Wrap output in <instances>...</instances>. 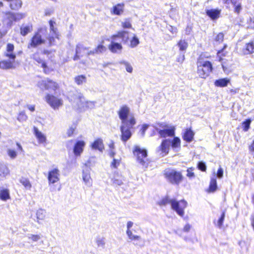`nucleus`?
<instances>
[{
  "instance_id": "47",
  "label": "nucleus",
  "mask_w": 254,
  "mask_h": 254,
  "mask_svg": "<svg viewBox=\"0 0 254 254\" xmlns=\"http://www.w3.org/2000/svg\"><path fill=\"white\" fill-rule=\"evenodd\" d=\"M10 198L8 191H0V199L3 201Z\"/></svg>"
},
{
  "instance_id": "36",
  "label": "nucleus",
  "mask_w": 254,
  "mask_h": 254,
  "mask_svg": "<svg viewBox=\"0 0 254 254\" xmlns=\"http://www.w3.org/2000/svg\"><path fill=\"white\" fill-rule=\"evenodd\" d=\"M193 136V132L190 129H187L184 134L183 138L187 142H190L192 140Z\"/></svg>"
},
{
  "instance_id": "2",
  "label": "nucleus",
  "mask_w": 254,
  "mask_h": 254,
  "mask_svg": "<svg viewBox=\"0 0 254 254\" xmlns=\"http://www.w3.org/2000/svg\"><path fill=\"white\" fill-rule=\"evenodd\" d=\"M132 152L137 163L143 170H145L150 163L147 158V150L139 146L135 145L133 147Z\"/></svg>"
},
{
  "instance_id": "64",
  "label": "nucleus",
  "mask_w": 254,
  "mask_h": 254,
  "mask_svg": "<svg viewBox=\"0 0 254 254\" xmlns=\"http://www.w3.org/2000/svg\"><path fill=\"white\" fill-rule=\"evenodd\" d=\"M26 107L31 112H33L35 110V106L33 105H27Z\"/></svg>"
},
{
  "instance_id": "59",
  "label": "nucleus",
  "mask_w": 254,
  "mask_h": 254,
  "mask_svg": "<svg viewBox=\"0 0 254 254\" xmlns=\"http://www.w3.org/2000/svg\"><path fill=\"white\" fill-rule=\"evenodd\" d=\"M54 12V9L52 8H47L45 9L44 13L46 16H50Z\"/></svg>"
},
{
  "instance_id": "13",
  "label": "nucleus",
  "mask_w": 254,
  "mask_h": 254,
  "mask_svg": "<svg viewBox=\"0 0 254 254\" xmlns=\"http://www.w3.org/2000/svg\"><path fill=\"white\" fill-rule=\"evenodd\" d=\"M18 64L16 59L5 58L0 61V68L2 69H11L15 68Z\"/></svg>"
},
{
  "instance_id": "45",
  "label": "nucleus",
  "mask_w": 254,
  "mask_h": 254,
  "mask_svg": "<svg viewBox=\"0 0 254 254\" xmlns=\"http://www.w3.org/2000/svg\"><path fill=\"white\" fill-rule=\"evenodd\" d=\"M178 46L181 51H185L188 47V43L185 40H180Z\"/></svg>"
},
{
  "instance_id": "52",
  "label": "nucleus",
  "mask_w": 254,
  "mask_h": 254,
  "mask_svg": "<svg viewBox=\"0 0 254 254\" xmlns=\"http://www.w3.org/2000/svg\"><path fill=\"white\" fill-rule=\"evenodd\" d=\"M27 119V116L25 114V113L23 112H22L19 114L17 117V120L21 122H25Z\"/></svg>"
},
{
  "instance_id": "41",
  "label": "nucleus",
  "mask_w": 254,
  "mask_h": 254,
  "mask_svg": "<svg viewBox=\"0 0 254 254\" xmlns=\"http://www.w3.org/2000/svg\"><path fill=\"white\" fill-rule=\"evenodd\" d=\"M76 128V125L74 124L71 125L66 130V135L67 137H71L74 134V132Z\"/></svg>"
},
{
  "instance_id": "20",
  "label": "nucleus",
  "mask_w": 254,
  "mask_h": 254,
  "mask_svg": "<svg viewBox=\"0 0 254 254\" xmlns=\"http://www.w3.org/2000/svg\"><path fill=\"white\" fill-rule=\"evenodd\" d=\"M118 114L122 122H125L126 119L131 115L129 107L126 105L123 106L118 111Z\"/></svg>"
},
{
  "instance_id": "17",
  "label": "nucleus",
  "mask_w": 254,
  "mask_h": 254,
  "mask_svg": "<svg viewBox=\"0 0 254 254\" xmlns=\"http://www.w3.org/2000/svg\"><path fill=\"white\" fill-rule=\"evenodd\" d=\"M3 57L4 58L16 59V56L14 52V46L13 44L8 43L6 45Z\"/></svg>"
},
{
  "instance_id": "56",
  "label": "nucleus",
  "mask_w": 254,
  "mask_h": 254,
  "mask_svg": "<svg viewBox=\"0 0 254 254\" xmlns=\"http://www.w3.org/2000/svg\"><path fill=\"white\" fill-rule=\"evenodd\" d=\"M123 64L125 65L127 72L129 73H131L132 72V67L129 63L127 62H124Z\"/></svg>"
},
{
  "instance_id": "9",
  "label": "nucleus",
  "mask_w": 254,
  "mask_h": 254,
  "mask_svg": "<svg viewBox=\"0 0 254 254\" xmlns=\"http://www.w3.org/2000/svg\"><path fill=\"white\" fill-rule=\"evenodd\" d=\"M165 175L167 179L172 184H178L183 179L182 174L174 170L166 171Z\"/></svg>"
},
{
  "instance_id": "55",
  "label": "nucleus",
  "mask_w": 254,
  "mask_h": 254,
  "mask_svg": "<svg viewBox=\"0 0 254 254\" xmlns=\"http://www.w3.org/2000/svg\"><path fill=\"white\" fill-rule=\"evenodd\" d=\"M193 169L192 168H189L187 171V176L188 178H189L190 179L193 178L195 177V175H194V173H193Z\"/></svg>"
},
{
  "instance_id": "23",
  "label": "nucleus",
  "mask_w": 254,
  "mask_h": 254,
  "mask_svg": "<svg viewBox=\"0 0 254 254\" xmlns=\"http://www.w3.org/2000/svg\"><path fill=\"white\" fill-rule=\"evenodd\" d=\"M90 147L92 149L98 150L101 152H102L104 150V145L103 140L101 138L96 139L90 144Z\"/></svg>"
},
{
  "instance_id": "15",
  "label": "nucleus",
  "mask_w": 254,
  "mask_h": 254,
  "mask_svg": "<svg viewBox=\"0 0 254 254\" xmlns=\"http://www.w3.org/2000/svg\"><path fill=\"white\" fill-rule=\"evenodd\" d=\"M39 86L41 88H45L49 90L55 91L59 88L58 83L49 79H45L39 82Z\"/></svg>"
},
{
  "instance_id": "14",
  "label": "nucleus",
  "mask_w": 254,
  "mask_h": 254,
  "mask_svg": "<svg viewBox=\"0 0 254 254\" xmlns=\"http://www.w3.org/2000/svg\"><path fill=\"white\" fill-rule=\"evenodd\" d=\"M60 172L58 168H54L49 170L48 180L50 184H54L60 180Z\"/></svg>"
},
{
  "instance_id": "10",
  "label": "nucleus",
  "mask_w": 254,
  "mask_h": 254,
  "mask_svg": "<svg viewBox=\"0 0 254 254\" xmlns=\"http://www.w3.org/2000/svg\"><path fill=\"white\" fill-rule=\"evenodd\" d=\"M120 37L117 34L113 35L111 38L110 44L108 46L109 50L113 53H120L123 49V46L121 43L118 42V39Z\"/></svg>"
},
{
  "instance_id": "48",
  "label": "nucleus",
  "mask_w": 254,
  "mask_h": 254,
  "mask_svg": "<svg viewBox=\"0 0 254 254\" xmlns=\"http://www.w3.org/2000/svg\"><path fill=\"white\" fill-rule=\"evenodd\" d=\"M121 158L115 159L114 158L113 161L111 163V167L114 168H117L121 164Z\"/></svg>"
},
{
  "instance_id": "22",
  "label": "nucleus",
  "mask_w": 254,
  "mask_h": 254,
  "mask_svg": "<svg viewBox=\"0 0 254 254\" xmlns=\"http://www.w3.org/2000/svg\"><path fill=\"white\" fill-rule=\"evenodd\" d=\"M34 134L39 143L42 144L47 143L46 135L36 127L34 128Z\"/></svg>"
},
{
  "instance_id": "43",
  "label": "nucleus",
  "mask_w": 254,
  "mask_h": 254,
  "mask_svg": "<svg viewBox=\"0 0 254 254\" xmlns=\"http://www.w3.org/2000/svg\"><path fill=\"white\" fill-rule=\"evenodd\" d=\"M246 52L245 54H250L254 53V41L250 42L247 45Z\"/></svg>"
},
{
  "instance_id": "25",
  "label": "nucleus",
  "mask_w": 254,
  "mask_h": 254,
  "mask_svg": "<svg viewBox=\"0 0 254 254\" xmlns=\"http://www.w3.org/2000/svg\"><path fill=\"white\" fill-rule=\"evenodd\" d=\"M124 8L125 4L124 3H118L112 7L111 12L113 14L120 15L123 13Z\"/></svg>"
},
{
  "instance_id": "34",
  "label": "nucleus",
  "mask_w": 254,
  "mask_h": 254,
  "mask_svg": "<svg viewBox=\"0 0 254 254\" xmlns=\"http://www.w3.org/2000/svg\"><path fill=\"white\" fill-rule=\"evenodd\" d=\"M32 31V25L31 24H28L22 25L20 28V33L22 36H25Z\"/></svg>"
},
{
  "instance_id": "51",
  "label": "nucleus",
  "mask_w": 254,
  "mask_h": 254,
  "mask_svg": "<svg viewBox=\"0 0 254 254\" xmlns=\"http://www.w3.org/2000/svg\"><path fill=\"white\" fill-rule=\"evenodd\" d=\"M7 153L11 159H15L17 155L16 151L12 149H8L7 150Z\"/></svg>"
},
{
  "instance_id": "12",
  "label": "nucleus",
  "mask_w": 254,
  "mask_h": 254,
  "mask_svg": "<svg viewBox=\"0 0 254 254\" xmlns=\"http://www.w3.org/2000/svg\"><path fill=\"white\" fill-rule=\"evenodd\" d=\"M170 145L171 141L169 139H164L157 148V153L162 157L166 156L169 152Z\"/></svg>"
},
{
  "instance_id": "40",
  "label": "nucleus",
  "mask_w": 254,
  "mask_h": 254,
  "mask_svg": "<svg viewBox=\"0 0 254 254\" xmlns=\"http://www.w3.org/2000/svg\"><path fill=\"white\" fill-rule=\"evenodd\" d=\"M20 182L26 189H30L31 185L27 179L22 178L20 180Z\"/></svg>"
},
{
  "instance_id": "5",
  "label": "nucleus",
  "mask_w": 254,
  "mask_h": 254,
  "mask_svg": "<svg viewBox=\"0 0 254 254\" xmlns=\"http://www.w3.org/2000/svg\"><path fill=\"white\" fill-rule=\"evenodd\" d=\"M44 54H40L36 53L33 55V59L37 62L39 64H41V67L43 68L44 72L49 73L53 71L55 68V63L53 60L44 62L43 60Z\"/></svg>"
},
{
  "instance_id": "30",
  "label": "nucleus",
  "mask_w": 254,
  "mask_h": 254,
  "mask_svg": "<svg viewBox=\"0 0 254 254\" xmlns=\"http://www.w3.org/2000/svg\"><path fill=\"white\" fill-rule=\"evenodd\" d=\"M171 147L173 150L177 152L181 148V140L178 137H176L171 141Z\"/></svg>"
},
{
  "instance_id": "6",
  "label": "nucleus",
  "mask_w": 254,
  "mask_h": 254,
  "mask_svg": "<svg viewBox=\"0 0 254 254\" xmlns=\"http://www.w3.org/2000/svg\"><path fill=\"white\" fill-rule=\"evenodd\" d=\"M197 73L201 78H206L212 71V64L211 63L208 61L199 60L197 62Z\"/></svg>"
},
{
  "instance_id": "53",
  "label": "nucleus",
  "mask_w": 254,
  "mask_h": 254,
  "mask_svg": "<svg viewBox=\"0 0 254 254\" xmlns=\"http://www.w3.org/2000/svg\"><path fill=\"white\" fill-rule=\"evenodd\" d=\"M215 41L218 43H222L224 39V34L222 33H218L215 37Z\"/></svg>"
},
{
  "instance_id": "18",
  "label": "nucleus",
  "mask_w": 254,
  "mask_h": 254,
  "mask_svg": "<svg viewBox=\"0 0 254 254\" xmlns=\"http://www.w3.org/2000/svg\"><path fill=\"white\" fill-rule=\"evenodd\" d=\"M133 223L131 221H128L127 224V230L126 231L127 235L131 241L139 242L141 238V237L138 235H136L133 234L131 230V228L133 226Z\"/></svg>"
},
{
  "instance_id": "4",
  "label": "nucleus",
  "mask_w": 254,
  "mask_h": 254,
  "mask_svg": "<svg viewBox=\"0 0 254 254\" xmlns=\"http://www.w3.org/2000/svg\"><path fill=\"white\" fill-rule=\"evenodd\" d=\"M73 105L80 111H85L94 108L95 102L86 100L82 95H77L74 98Z\"/></svg>"
},
{
  "instance_id": "29",
  "label": "nucleus",
  "mask_w": 254,
  "mask_h": 254,
  "mask_svg": "<svg viewBox=\"0 0 254 254\" xmlns=\"http://www.w3.org/2000/svg\"><path fill=\"white\" fill-rule=\"evenodd\" d=\"M50 29H51V35L52 37L49 39V41L51 44H53L54 41H52V40L54 39V37H56L57 38H58V34L57 32V29L54 27V24H55V22L52 21V20H50Z\"/></svg>"
},
{
  "instance_id": "49",
  "label": "nucleus",
  "mask_w": 254,
  "mask_h": 254,
  "mask_svg": "<svg viewBox=\"0 0 254 254\" xmlns=\"http://www.w3.org/2000/svg\"><path fill=\"white\" fill-rule=\"evenodd\" d=\"M217 187L216 179H211L209 186V190H215L217 189Z\"/></svg>"
},
{
  "instance_id": "8",
  "label": "nucleus",
  "mask_w": 254,
  "mask_h": 254,
  "mask_svg": "<svg viewBox=\"0 0 254 254\" xmlns=\"http://www.w3.org/2000/svg\"><path fill=\"white\" fill-rule=\"evenodd\" d=\"M159 127L160 128H157V130L161 137H166L174 135L175 127L174 126L163 123Z\"/></svg>"
},
{
  "instance_id": "46",
  "label": "nucleus",
  "mask_w": 254,
  "mask_h": 254,
  "mask_svg": "<svg viewBox=\"0 0 254 254\" xmlns=\"http://www.w3.org/2000/svg\"><path fill=\"white\" fill-rule=\"evenodd\" d=\"M9 15H11L12 17V20L15 21L19 20L20 19H22L25 17V14L24 13H16V14H9Z\"/></svg>"
},
{
  "instance_id": "26",
  "label": "nucleus",
  "mask_w": 254,
  "mask_h": 254,
  "mask_svg": "<svg viewBox=\"0 0 254 254\" xmlns=\"http://www.w3.org/2000/svg\"><path fill=\"white\" fill-rule=\"evenodd\" d=\"M105 40H103L101 43L97 46V47L92 50H90L91 54L94 55L95 54H99L104 52L106 51L107 48L104 45Z\"/></svg>"
},
{
  "instance_id": "50",
  "label": "nucleus",
  "mask_w": 254,
  "mask_h": 254,
  "mask_svg": "<svg viewBox=\"0 0 254 254\" xmlns=\"http://www.w3.org/2000/svg\"><path fill=\"white\" fill-rule=\"evenodd\" d=\"M252 121L250 119H247L242 123L243 130L247 131L250 128Z\"/></svg>"
},
{
  "instance_id": "7",
  "label": "nucleus",
  "mask_w": 254,
  "mask_h": 254,
  "mask_svg": "<svg viewBox=\"0 0 254 254\" xmlns=\"http://www.w3.org/2000/svg\"><path fill=\"white\" fill-rule=\"evenodd\" d=\"M45 100L54 110L58 109L63 106V100L59 96L48 94L45 97Z\"/></svg>"
},
{
  "instance_id": "62",
  "label": "nucleus",
  "mask_w": 254,
  "mask_h": 254,
  "mask_svg": "<svg viewBox=\"0 0 254 254\" xmlns=\"http://www.w3.org/2000/svg\"><path fill=\"white\" fill-rule=\"evenodd\" d=\"M7 33V30L4 27H2L0 29V37L2 38L3 36H5Z\"/></svg>"
},
{
  "instance_id": "37",
  "label": "nucleus",
  "mask_w": 254,
  "mask_h": 254,
  "mask_svg": "<svg viewBox=\"0 0 254 254\" xmlns=\"http://www.w3.org/2000/svg\"><path fill=\"white\" fill-rule=\"evenodd\" d=\"M9 174L7 167L3 165H0V180L3 179Z\"/></svg>"
},
{
  "instance_id": "28",
  "label": "nucleus",
  "mask_w": 254,
  "mask_h": 254,
  "mask_svg": "<svg viewBox=\"0 0 254 254\" xmlns=\"http://www.w3.org/2000/svg\"><path fill=\"white\" fill-rule=\"evenodd\" d=\"M113 184L115 186H120L123 184L124 178L122 175L119 173H115L112 179Z\"/></svg>"
},
{
  "instance_id": "63",
  "label": "nucleus",
  "mask_w": 254,
  "mask_h": 254,
  "mask_svg": "<svg viewBox=\"0 0 254 254\" xmlns=\"http://www.w3.org/2000/svg\"><path fill=\"white\" fill-rule=\"evenodd\" d=\"M109 155L113 157L114 156V155H115V149H109Z\"/></svg>"
},
{
  "instance_id": "32",
  "label": "nucleus",
  "mask_w": 254,
  "mask_h": 254,
  "mask_svg": "<svg viewBox=\"0 0 254 254\" xmlns=\"http://www.w3.org/2000/svg\"><path fill=\"white\" fill-rule=\"evenodd\" d=\"M46 217V210L39 209L36 212L37 221L38 223H41V221L45 220Z\"/></svg>"
},
{
  "instance_id": "27",
  "label": "nucleus",
  "mask_w": 254,
  "mask_h": 254,
  "mask_svg": "<svg viewBox=\"0 0 254 254\" xmlns=\"http://www.w3.org/2000/svg\"><path fill=\"white\" fill-rule=\"evenodd\" d=\"M122 126H125L127 127L128 128H131L132 127L135 125L136 120L134 116L131 114L129 116L125 122H122Z\"/></svg>"
},
{
  "instance_id": "1",
  "label": "nucleus",
  "mask_w": 254,
  "mask_h": 254,
  "mask_svg": "<svg viewBox=\"0 0 254 254\" xmlns=\"http://www.w3.org/2000/svg\"><path fill=\"white\" fill-rule=\"evenodd\" d=\"M158 204L160 206L170 204L171 208L181 217L184 216V210L188 205L187 202L184 199L178 201L176 198H171L168 195L162 198L158 202Z\"/></svg>"
},
{
  "instance_id": "61",
  "label": "nucleus",
  "mask_w": 254,
  "mask_h": 254,
  "mask_svg": "<svg viewBox=\"0 0 254 254\" xmlns=\"http://www.w3.org/2000/svg\"><path fill=\"white\" fill-rule=\"evenodd\" d=\"M223 176V170L221 167H219L217 172V177L219 179H221Z\"/></svg>"
},
{
  "instance_id": "35",
  "label": "nucleus",
  "mask_w": 254,
  "mask_h": 254,
  "mask_svg": "<svg viewBox=\"0 0 254 254\" xmlns=\"http://www.w3.org/2000/svg\"><path fill=\"white\" fill-rule=\"evenodd\" d=\"M95 244L98 248H104L105 246V238L101 236H97L95 239Z\"/></svg>"
},
{
  "instance_id": "3",
  "label": "nucleus",
  "mask_w": 254,
  "mask_h": 254,
  "mask_svg": "<svg viewBox=\"0 0 254 254\" xmlns=\"http://www.w3.org/2000/svg\"><path fill=\"white\" fill-rule=\"evenodd\" d=\"M120 39L131 48H134L139 44V39L135 33H131L125 30H122L117 33Z\"/></svg>"
},
{
  "instance_id": "44",
  "label": "nucleus",
  "mask_w": 254,
  "mask_h": 254,
  "mask_svg": "<svg viewBox=\"0 0 254 254\" xmlns=\"http://www.w3.org/2000/svg\"><path fill=\"white\" fill-rule=\"evenodd\" d=\"M121 25L124 28H131L132 24L129 19H126L122 21Z\"/></svg>"
},
{
  "instance_id": "38",
  "label": "nucleus",
  "mask_w": 254,
  "mask_h": 254,
  "mask_svg": "<svg viewBox=\"0 0 254 254\" xmlns=\"http://www.w3.org/2000/svg\"><path fill=\"white\" fill-rule=\"evenodd\" d=\"M234 8V11L237 13H239L242 9L241 0L231 1Z\"/></svg>"
},
{
  "instance_id": "58",
  "label": "nucleus",
  "mask_w": 254,
  "mask_h": 254,
  "mask_svg": "<svg viewBox=\"0 0 254 254\" xmlns=\"http://www.w3.org/2000/svg\"><path fill=\"white\" fill-rule=\"evenodd\" d=\"M248 25L249 28L254 29V19L253 18L250 17L248 20Z\"/></svg>"
},
{
  "instance_id": "24",
  "label": "nucleus",
  "mask_w": 254,
  "mask_h": 254,
  "mask_svg": "<svg viewBox=\"0 0 254 254\" xmlns=\"http://www.w3.org/2000/svg\"><path fill=\"white\" fill-rule=\"evenodd\" d=\"M82 180L87 186H90L92 184V179L90 176V171L89 169L83 170L82 172Z\"/></svg>"
},
{
  "instance_id": "31",
  "label": "nucleus",
  "mask_w": 254,
  "mask_h": 254,
  "mask_svg": "<svg viewBox=\"0 0 254 254\" xmlns=\"http://www.w3.org/2000/svg\"><path fill=\"white\" fill-rule=\"evenodd\" d=\"M206 14L211 19L214 20L219 17L220 11L217 9H211L207 10L206 11Z\"/></svg>"
},
{
  "instance_id": "21",
  "label": "nucleus",
  "mask_w": 254,
  "mask_h": 254,
  "mask_svg": "<svg viewBox=\"0 0 254 254\" xmlns=\"http://www.w3.org/2000/svg\"><path fill=\"white\" fill-rule=\"evenodd\" d=\"M121 140L125 142L128 140L131 136V132L130 128L125 126H121Z\"/></svg>"
},
{
  "instance_id": "11",
  "label": "nucleus",
  "mask_w": 254,
  "mask_h": 254,
  "mask_svg": "<svg viewBox=\"0 0 254 254\" xmlns=\"http://www.w3.org/2000/svg\"><path fill=\"white\" fill-rule=\"evenodd\" d=\"M44 42L45 39L42 37V31H39L33 36L28 47V48H35L43 44Z\"/></svg>"
},
{
  "instance_id": "54",
  "label": "nucleus",
  "mask_w": 254,
  "mask_h": 254,
  "mask_svg": "<svg viewBox=\"0 0 254 254\" xmlns=\"http://www.w3.org/2000/svg\"><path fill=\"white\" fill-rule=\"evenodd\" d=\"M224 218H225L224 213L223 212V213L222 214L220 218L217 221V224H216V226L218 227H219V228H221L222 226V225H223V221H224Z\"/></svg>"
},
{
  "instance_id": "60",
  "label": "nucleus",
  "mask_w": 254,
  "mask_h": 254,
  "mask_svg": "<svg viewBox=\"0 0 254 254\" xmlns=\"http://www.w3.org/2000/svg\"><path fill=\"white\" fill-rule=\"evenodd\" d=\"M148 126L147 125H142L141 128L140 130V133L142 136H144V135L145 134V132L146 130L147 129V128H148Z\"/></svg>"
},
{
  "instance_id": "42",
  "label": "nucleus",
  "mask_w": 254,
  "mask_h": 254,
  "mask_svg": "<svg viewBox=\"0 0 254 254\" xmlns=\"http://www.w3.org/2000/svg\"><path fill=\"white\" fill-rule=\"evenodd\" d=\"M28 240L32 242H37L41 239V237L40 235H33L29 234L27 235Z\"/></svg>"
},
{
  "instance_id": "57",
  "label": "nucleus",
  "mask_w": 254,
  "mask_h": 254,
  "mask_svg": "<svg viewBox=\"0 0 254 254\" xmlns=\"http://www.w3.org/2000/svg\"><path fill=\"white\" fill-rule=\"evenodd\" d=\"M198 168L203 172H205L206 170V166L204 163L202 162H199L197 165Z\"/></svg>"
},
{
  "instance_id": "19",
  "label": "nucleus",
  "mask_w": 254,
  "mask_h": 254,
  "mask_svg": "<svg viewBox=\"0 0 254 254\" xmlns=\"http://www.w3.org/2000/svg\"><path fill=\"white\" fill-rule=\"evenodd\" d=\"M92 55L90 53V50L89 48L83 46L82 45H78L76 49V56L74 60H76L80 56H89Z\"/></svg>"
},
{
  "instance_id": "33",
  "label": "nucleus",
  "mask_w": 254,
  "mask_h": 254,
  "mask_svg": "<svg viewBox=\"0 0 254 254\" xmlns=\"http://www.w3.org/2000/svg\"><path fill=\"white\" fill-rule=\"evenodd\" d=\"M230 82V80L229 78H222L216 80L214 85L217 87H223L226 86Z\"/></svg>"
},
{
  "instance_id": "39",
  "label": "nucleus",
  "mask_w": 254,
  "mask_h": 254,
  "mask_svg": "<svg viewBox=\"0 0 254 254\" xmlns=\"http://www.w3.org/2000/svg\"><path fill=\"white\" fill-rule=\"evenodd\" d=\"M74 81L78 85L82 84L86 82V77L83 75H77L75 77Z\"/></svg>"
},
{
  "instance_id": "16",
  "label": "nucleus",
  "mask_w": 254,
  "mask_h": 254,
  "mask_svg": "<svg viewBox=\"0 0 254 254\" xmlns=\"http://www.w3.org/2000/svg\"><path fill=\"white\" fill-rule=\"evenodd\" d=\"M86 142L82 140H77L74 145L73 152L75 156L79 157L83 153Z\"/></svg>"
}]
</instances>
